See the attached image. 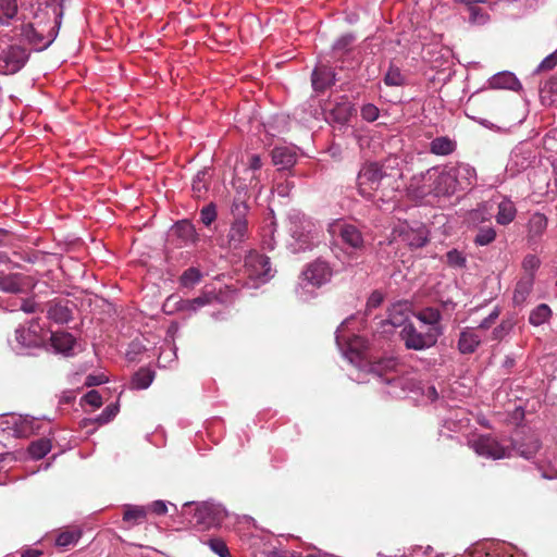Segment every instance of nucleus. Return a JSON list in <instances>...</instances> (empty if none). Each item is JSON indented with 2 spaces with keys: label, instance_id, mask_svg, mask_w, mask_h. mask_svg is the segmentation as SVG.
<instances>
[{
  "label": "nucleus",
  "instance_id": "obj_1",
  "mask_svg": "<svg viewBox=\"0 0 557 557\" xmlns=\"http://www.w3.org/2000/svg\"><path fill=\"white\" fill-rule=\"evenodd\" d=\"M354 321V317L347 318L337 327L335 332V341L343 356L360 372L371 374L388 384L391 388L387 391L393 396H400L396 387L404 389V380L392 373L398 372V361L394 357L383 358L373 363H364L367 359L366 349L367 342L363 337L348 332L349 324Z\"/></svg>",
  "mask_w": 557,
  "mask_h": 557
},
{
  "label": "nucleus",
  "instance_id": "obj_2",
  "mask_svg": "<svg viewBox=\"0 0 557 557\" xmlns=\"http://www.w3.org/2000/svg\"><path fill=\"white\" fill-rule=\"evenodd\" d=\"M409 190L414 197L422 199L428 195L449 197L458 188L450 169L431 168L411 178Z\"/></svg>",
  "mask_w": 557,
  "mask_h": 557
},
{
  "label": "nucleus",
  "instance_id": "obj_3",
  "mask_svg": "<svg viewBox=\"0 0 557 557\" xmlns=\"http://www.w3.org/2000/svg\"><path fill=\"white\" fill-rule=\"evenodd\" d=\"M289 234L292 242L288 248L292 252L298 253L312 250L323 238L321 226L312 219L298 210H290L288 213Z\"/></svg>",
  "mask_w": 557,
  "mask_h": 557
},
{
  "label": "nucleus",
  "instance_id": "obj_4",
  "mask_svg": "<svg viewBox=\"0 0 557 557\" xmlns=\"http://www.w3.org/2000/svg\"><path fill=\"white\" fill-rule=\"evenodd\" d=\"M392 177L385 175L376 163L364 165L358 175V188L361 196L373 200H389L394 197V189L385 190Z\"/></svg>",
  "mask_w": 557,
  "mask_h": 557
},
{
  "label": "nucleus",
  "instance_id": "obj_5",
  "mask_svg": "<svg viewBox=\"0 0 557 557\" xmlns=\"http://www.w3.org/2000/svg\"><path fill=\"white\" fill-rule=\"evenodd\" d=\"M332 275L333 270L326 261L317 259L309 263L301 273V282L296 287L297 297L301 301L310 300L314 297V293L309 287H321L331 281Z\"/></svg>",
  "mask_w": 557,
  "mask_h": 557
},
{
  "label": "nucleus",
  "instance_id": "obj_6",
  "mask_svg": "<svg viewBox=\"0 0 557 557\" xmlns=\"http://www.w3.org/2000/svg\"><path fill=\"white\" fill-rule=\"evenodd\" d=\"M248 212L247 202L240 197L234 198L231 205L232 221L227 233V246L230 248L237 249L249 238Z\"/></svg>",
  "mask_w": 557,
  "mask_h": 557
},
{
  "label": "nucleus",
  "instance_id": "obj_7",
  "mask_svg": "<svg viewBox=\"0 0 557 557\" xmlns=\"http://www.w3.org/2000/svg\"><path fill=\"white\" fill-rule=\"evenodd\" d=\"M245 274L248 277L247 284L258 287L265 284L274 276L270 259L257 251H250L245 258Z\"/></svg>",
  "mask_w": 557,
  "mask_h": 557
},
{
  "label": "nucleus",
  "instance_id": "obj_8",
  "mask_svg": "<svg viewBox=\"0 0 557 557\" xmlns=\"http://www.w3.org/2000/svg\"><path fill=\"white\" fill-rule=\"evenodd\" d=\"M41 326L37 320H30L25 325H20L14 332V339L10 341L12 349L20 355L26 354L30 348L41 346Z\"/></svg>",
  "mask_w": 557,
  "mask_h": 557
},
{
  "label": "nucleus",
  "instance_id": "obj_9",
  "mask_svg": "<svg viewBox=\"0 0 557 557\" xmlns=\"http://www.w3.org/2000/svg\"><path fill=\"white\" fill-rule=\"evenodd\" d=\"M468 444L476 455L493 460L509 458L512 453L511 446L500 443L492 435L474 436Z\"/></svg>",
  "mask_w": 557,
  "mask_h": 557
},
{
  "label": "nucleus",
  "instance_id": "obj_10",
  "mask_svg": "<svg viewBox=\"0 0 557 557\" xmlns=\"http://www.w3.org/2000/svg\"><path fill=\"white\" fill-rule=\"evenodd\" d=\"M327 231L333 236L338 235L343 243L352 249L354 255H359L364 250L363 235L356 225L338 219L329 224Z\"/></svg>",
  "mask_w": 557,
  "mask_h": 557
},
{
  "label": "nucleus",
  "instance_id": "obj_11",
  "mask_svg": "<svg viewBox=\"0 0 557 557\" xmlns=\"http://www.w3.org/2000/svg\"><path fill=\"white\" fill-rule=\"evenodd\" d=\"M226 516L227 512L222 505L207 502L197 505L191 522L205 530L221 525Z\"/></svg>",
  "mask_w": 557,
  "mask_h": 557
},
{
  "label": "nucleus",
  "instance_id": "obj_12",
  "mask_svg": "<svg viewBox=\"0 0 557 557\" xmlns=\"http://www.w3.org/2000/svg\"><path fill=\"white\" fill-rule=\"evenodd\" d=\"M400 338L407 349L424 350L433 347L438 339L436 330L419 332L413 324H405L400 331Z\"/></svg>",
  "mask_w": 557,
  "mask_h": 557
},
{
  "label": "nucleus",
  "instance_id": "obj_13",
  "mask_svg": "<svg viewBox=\"0 0 557 557\" xmlns=\"http://www.w3.org/2000/svg\"><path fill=\"white\" fill-rule=\"evenodd\" d=\"M214 297L210 294H202L201 296L194 299H183L177 295H171L166 298L163 310L165 313L171 314L175 311H185L188 313H195L202 307L211 305Z\"/></svg>",
  "mask_w": 557,
  "mask_h": 557
},
{
  "label": "nucleus",
  "instance_id": "obj_14",
  "mask_svg": "<svg viewBox=\"0 0 557 557\" xmlns=\"http://www.w3.org/2000/svg\"><path fill=\"white\" fill-rule=\"evenodd\" d=\"M28 53L26 49L18 45L0 46V62L4 73L14 74L18 72L26 63Z\"/></svg>",
  "mask_w": 557,
  "mask_h": 557
},
{
  "label": "nucleus",
  "instance_id": "obj_15",
  "mask_svg": "<svg viewBox=\"0 0 557 557\" xmlns=\"http://www.w3.org/2000/svg\"><path fill=\"white\" fill-rule=\"evenodd\" d=\"M454 557H524V555L509 545L490 544L486 547L467 549L462 555Z\"/></svg>",
  "mask_w": 557,
  "mask_h": 557
},
{
  "label": "nucleus",
  "instance_id": "obj_16",
  "mask_svg": "<svg viewBox=\"0 0 557 557\" xmlns=\"http://www.w3.org/2000/svg\"><path fill=\"white\" fill-rule=\"evenodd\" d=\"M22 36L37 50H42L53 42L57 37V33L53 27L47 35H45L44 28H41L40 24L37 26L34 24H25L22 27Z\"/></svg>",
  "mask_w": 557,
  "mask_h": 557
},
{
  "label": "nucleus",
  "instance_id": "obj_17",
  "mask_svg": "<svg viewBox=\"0 0 557 557\" xmlns=\"http://www.w3.org/2000/svg\"><path fill=\"white\" fill-rule=\"evenodd\" d=\"M458 191L471 189L476 183V171L468 163H458L450 168Z\"/></svg>",
  "mask_w": 557,
  "mask_h": 557
},
{
  "label": "nucleus",
  "instance_id": "obj_18",
  "mask_svg": "<svg viewBox=\"0 0 557 557\" xmlns=\"http://www.w3.org/2000/svg\"><path fill=\"white\" fill-rule=\"evenodd\" d=\"M7 423L13 426V432L18 437H27L39 429V420L29 416H11Z\"/></svg>",
  "mask_w": 557,
  "mask_h": 557
},
{
  "label": "nucleus",
  "instance_id": "obj_19",
  "mask_svg": "<svg viewBox=\"0 0 557 557\" xmlns=\"http://www.w3.org/2000/svg\"><path fill=\"white\" fill-rule=\"evenodd\" d=\"M482 342V336L474 330L466 327L460 332L458 350L463 354H473Z\"/></svg>",
  "mask_w": 557,
  "mask_h": 557
},
{
  "label": "nucleus",
  "instance_id": "obj_20",
  "mask_svg": "<svg viewBox=\"0 0 557 557\" xmlns=\"http://www.w3.org/2000/svg\"><path fill=\"white\" fill-rule=\"evenodd\" d=\"M50 341L55 352L64 356H71L74 354L76 341L72 334L66 332H54L51 334Z\"/></svg>",
  "mask_w": 557,
  "mask_h": 557
},
{
  "label": "nucleus",
  "instance_id": "obj_21",
  "mask_svg": "<svg viewBox=\"0 0 557 557\" xmlns=\"http://www.w3.org/2000/svg\"><path fill=\"white\" fill-rule=\"evenodd\" d=\"M488 85L492 89L520 90L522 88L516 75L508 71L493 75L488 79Z\"/></svg>",
  "mask_w": 557,
  "mask_h": 557
},
{
  "label": "nucleus",
  "instance_id": "obj_22",
  "mask_svg": "<svg viewBox=\"0 0 557 557\" xmlns=\"http://www.w3.org/2000/svg\"><path fill=\"white\" fill-rule=\"evenodd\" d=\"M272 161L281 169H289L297 161V151L294 147L277 146L272 150Z\"/></svg>",
  "mask_w": 557,
  "mask_h": 557
},
{
  "label": "nucleus",
  "instance_id": "obj_23",
  "mask_svg": "<svg viewBox=\"0 0 557 557\" xmlns=\"http://www.w3.org/2000/svg\"><path fill=\"white\" fill-rule=\"evenodd\" d=\"M416 318L423 324L428 325L426 331H432L433 329L438 332V337L443 334V327L441 325L442 313L438 309L426 307L417 312Z\"/></svg>",
  "mask_w": 557,
  "mask_h": 557
},
{
  "label": "nucleus",
  "instance_id": "obj_24",
  "mask_svg": "<svg viewBox=\"0 0 557 557\" xmlns=\"http://www.w3.org/2000/svg\"><path fill=\"white\" fill-rule=\"evenodd\" d=\"M311 81L313 89L322 91L334 84L335 78L333 72L329 67L321 66L313 70Z\"/></svg>",
  "mask_w": 557,
  "mask_h": 557
},
{
  "label": "nucleus",
  "instance_id": "obj_25",
  "mask_svg": "<svg viewBox=\"0 0 557 557\" xmlns=\"http://www.w3.org/2000/svg\"><path fill=\"white\" fill-rule=\"evenodd\" d=\"M534 277L532 275H524L516 285L513 292V304L522 305L532 292Z\"/></svg>",
  "mask_w": 557,
  "mask_h": 557
},
{
  "label": "nucleus",
  "instance_id": "obj_26",
  "mask_svg": "<svg viewBox=\"0 0 557 557\" xmlns=\"http://www.w3.org/2000/svg\"><path fill=\"white\" fill-rule=\"evenodd\" d=\"M403 240L411 248H421L428 243V232L424 227L408 230L401 233Z\"/></svg>",
  "mask_w": 557,
  "mask_h": 557
},
{
  "label": "nucleus",
  "instance_id": "obj_27",
  "mask_svg": "<svg viewBox=\"0 0 557 557\" xmlns=\"http://www.w3.org/2000/svg\"><path fill=\"white\" fill-rule=\"evenodd\" d=\"M516 214L517 209L515 203L510 199L504 198L498 205L496 222L500 225H507L515 220Z\"/></svg>",
  "mask_w": 557,
  "mask_h": 557
},
{
  "label": "nucleus",
  "instance_id": "obj_28",
  "mask_svg": "<svg viewBox=\"0 0 557 557\" xmlns=\"http://www.w3.org/2000/svg\"><path fill=\"white\" fill-rule=\"evenodd\" d=\"M456 141L447 136L434 138L430 143V151L436 156H448L456 149Z\"/></svg>",
  "mask_w": 557,
  "mask_h": 557
},
{
  "label": "nucleus",
  "instance_id": "obj_29",
  "mask_svg": "<svg viewBox=\"0 0 557 557\" xmlns=\"http://www.w3.org/2000/svg\"><path fill=\"white\" fill-rule=\"evenodd\" d=\"M531 164L530 153H525L521 149H515L510 154L508 162V170L512 173L521 172L528 169Z\"/></svg>",
  "mask_w": 557,
  "mask_h": 557
},
{
  "label": "nucleus",
  "instance_id": "obj_30",
  "mask_svg": "<svg viewBox=\"0 0 557 557\" xmlns=\"http://www.w3.org/2000/svg\"><path fill=\"white\" fill-rule=\"evenodd\" d=\"M147 517V508L138 505H125L123 521L132 525L140 524Z\"/></svg>",
  "mask_w": 557,
  "mask_h": 557
},
{
  "label": "nucleus",
  "instance_id": "obj_31",
  "mask_svg": "<svg viewBox=\"0 0 557 557\" xmlns=\"http://www.w3.org/2000/svg\"><path fill=\"white\" fill-rule=\"evenodd\" d=\"M408 319V306L406 304H395L388 310L387 322L397 327L406 324Z\"/></svg>",
  "mask_w": 557,
  "mask_h": 557
},
{
  "label": "nucleus",
  "instance_id": "obj_32",
  "mask_svg": "<svg viewBox=\"0 0 557 557\" xmlns=\"http://www.w3.org/2000/svg\"><path fill=\"white\" fill-rule=\"evenodd\" d=\"M0 290L13 294L21 293L23 290L22 275L13 273L0 277Z\"/></svg>",
  "mask_w": 557,
  "mask_h": 557
},
{
  "label": "nucleus",
  "instance_id": "obj_33",
  "mask_svg": "<svg viewBox=\"0 0 557 557\" xmlns=\"http://www.w3.org/2000/svg\"><path fill=\"white\" fill-rule=\"evenodd\" d=\"M18 11L17 0H0V24L9 25Z\"/></svg>",
  "mask_w": 557,
  "mask_h": 557
},
{
  "label": "nucleus",
  "instance_id": "obj_34",
  "mask_svg": "<svg viewBox=\"0 0 557 557\" xmlns=\"http://www.w3.org/2000/svg\"><path fill=\"white\" fill-rule=\"evenodd\" d=\"M550 317L552 310L549 306L546 304H541L530 312L529 322L534 326H540L547 322Z\"/></svg>",
  "mask_w": 557,
  "mask_h": 557
},
{
  "label": "nucleus",
  "instance_id": "obj_35",
  "mask_svg": "<svg viewBox=\"0 0 557 557\" xmlns=\"http://www.w3.org/2000/svg\"><path fill=\"white\" fill-rule=\"evenodd\" d=\"M208 170L203 169L197 172L193 180L191 190L196 198H201L208 190Z\"/></svg>",
  "mask_w": 557,
  "mask_h": 557
},
{
  "label": "nucleus",
  "instance_id": "obj_36",
  "mask_svg": "<svg viewBox=\"0 0 557 557\" xmlns=\"http://www.w3.org/2000/svg\"><path fill=\"white\" fill-rule=\"evenodd\" d=\"M547 218L545 214L536 212L529 220V233L532 237L541 236L547 227Z\"/></svg>",
  "mask_w": 557,
  "mask_h": 557
},
{
  "label": "nucleus",
  "instance_id": "obj_37",
  "mask_svg": "<svg viewBox=\"0 0 557 557\" xmlns=\"http://www.w3.org/2000/svg\"><path fill=\"white\" fill-rule=\"evenodd\" d=\"M51 441L42 437L29 445L28 453L33 459H41L51 450Z\"/></svg>",
  "mask_w": 557,
  "mask_h": 557
},
{
  "label": "nucleus",
  "instance_id": "obj_38",
  "mask_svg": "<svg viewBox=\"0 0 557 557\" xmlns=\"http://www.w3.org/2000/svg\"><path fill=\"white\" fill-rule=\"evenodd\" d=\"M48 318L57 323L63 324L71 320L72 312L66 306L55 304L49 308Z\"/></svg>",
  "mask_w": 557,
  "mask_h": 557
},
{
  "label": "nucleus",
  "instance_id": "obj_39",
  "mask_svg": "<svg viewBox=\"0 0 557 557\" xmlns=\"http://www.w3.org/2000/svg\"><path fill=\"white\" fill-rule=\"evenodd\" d=\"M154 377V374L149 369H140L137 371L132 379V386L136 389H145L150 386Z\"/></svg>",
  "mask_w": 557,
  "mask_h": 557
},
{
  "label": "nucleus",
  "instance_id": "obj_40",
  "mask_svg": "<svg viewBox=\"0 0 557 557\" xmlns=\"http://www.w3.org/2000/svg\"><path fill=\"white\" fill-rule=\"evenodd\" d=\"M202 277V273L197 268H189L183 272L180 277V284L185 288H193Z\"/></svg>",
  "mask_w": 557,
  "mask_h": 557
},
{
  "label": "nucleus",
  "instance_id": "obj_41",
  "mask_svg": "<svg viewBox=\"0 0 557 557\" xmlns=\"http://www.w3.org/2000/svg\"><path fill=\"white\" fill-rule=\"evenodd\" d=\"M445 258H446V263L450 268L463 269L467 265L466 255L458 249H451V250L447 251Z\"/></svg>",
  "mask_w": 557,
  "mask_h": 557
},
{
  "label": "nucleus",
  "instance_id": "obj_42",
  "mask_svg": "<svg viewBox=\"0 0 557 557\" xmlns=\"http://www.w3.org/2000/svg\"><path fill=\"white\" fill-rule=\"evenodd\" d=\"M384 83L387 86H403L405 84V75L397 66L391 65L384 76Z\"/></svg>",
  "mask_w": 557,
  "mask_h": 557
},
{
  "label": "nucleus",
  "instance_id": "obj_43",
  "mask_svg": "<svg viewBox=\"0 0 557 557\" xmlns=\"http://www.w3.org/2000/svg\"><path fill=\"white\" fill-rule=\"evenodd\" d=\"M350 112L351 107L349 103L338 104L330 111V119L337 123L344 124L348 121Z\"/></svg>",
  "mask_w": 557,
  "mask_h": 557
},
{
  "label": "nucleus",
  "instance_id": "obj_44",
  "mask_svg": "<svg viewBox=\"0 0 557 557\" xmlns=\"http://www.w3.org/2000/svg\"><path fill=\"white\" fill-rule=\"evenodd\" d=\"M81 535L82 533L78 530L64 531L58 535L55 544L57 546L60 547H67L70 545H74L78 542Z\"/></svg>",
  "mask_w": 557,
  "mask_h": 557
},
{
  "label": "nucleus",
  "instance_id": "obj_45",
  "mask_svg": "<svg viewBox=\"0 0 557 557\" xmlns=\"http://www.w3.org/2000/svg\"><path fill=\"white\" fill-rule=\"evenodd\" d=\"M496 232L493 227H482L479 230L474 243L479 246H486L495 240Z\"/></svg>",
  "mask_w": 557,
  "mask_h": 557
},
{
  "label": "nucleus",
  "instance_id": "obj_46",
  "mask_svg": "<svg viewBox=\"0 0 557 557\" xmlns=\"http://www.w3.org/2000/svg\"><path fill=\"white\" fill-rule=\"evenodd\" d=\"M490 212L486 210L485 206H480L476 209L471 210L468 213L469 223L476 225L490 219Z\"/></svg>",
  "mask_w": 557,
  "mask_h": 557
},
{
  "label": "nucleus",
  "instance_id": "obj_47",
  "mask_svg": "<svg viewBox=\"0 0 557 557\" xmlns=\"http://www.w3.org/2000/svg\"><path fill=\"white\" fill-rule=\"evenodd\" d=\"M216 215V206L213 202H210L200 210V221L206 226L211 225L215 221Z\"/></svg>",
  "mask_w": 557,
  "mask_h": 557
},
{
  "label": "nucleus",
  "instance_id": "obj_48",
  "mask_svg": "<svg viewBox=\"0 0 557 557\" xmlns=\"http://www.w3.org/2000/svg\"><path fill=\"white\" fill-rule=\"evenodd\" d=\"M540 448V442L536 438L530 440L525 445H521L518 448L519 455L525 459H531L535 456Z\"/></svg>",
  "mask_w": 557,
  "mask_h": 557
},
{
  "label": "nucleus",
  "instance_id": "obj_49",
  "mask_svg": "<svg viewBox=\"0 0 557 557\" xmlns=\"http://www.w3.org/2000/svg\"><path fill=\"white\" fill-rule=\"evenodd\" d=\"M209 547L220 557H231L228 548L224 541L220 539H211L208 542Z\"/></svg>",
  "mask_w": 557,
  "mask_h": 557
},
{
  "label": "nucleus",
  "instance_id": "obj_50",
  "mask_svg": "<svg viewBox=\"0 0 557 557\" xmlns=\"http://www.w3.org/2000/svg\"><path fill=\"white\" fill-rule=\"evenodd\" d=\"M513 327V322L510 320L503 321L498 326L493 330V339L500 341L508 335Z\"/></svg>",
  "mask_w": 557,
  "mask_h": 557
},
{
  "label": "nucleus",
  "instance_id": "obj_51",
  "mask_svg": "<svg viewBox=\"0 0 557 557\" xmlns=\"http://www.w3.org/2000/svg\"><path fill=\"white\" fill-rule=\"evenodd\" d=\"M119 406L116 404H111L104 408V410L97 417L96 421L104 424L110 422L117 413Z\"/></svg>",
  "mask_w": 557,
  "mask_h": 557
},
{
  "label": "nucleus",
  "instance_id": "obj_52",
  "mask_svg": "<svg viewBox=\"0 0 557 557\" xmlns=\"http://www.w3.org/2000/svg\"><path fill=\"white\" fill-rule=\"evenodd\" d=\"M540 259L534 255H528L522 262V268L527 272V275H532L534 277V272L540 267Z\"/></svg>",
  "mask_w": 557,
  "mask_h": 557
},
{
  "label": "nucleus",
  "instance_id": "obj_53",
  "mask_svg": "<svg viewBox=\"0 0 557 557\" xmlns=\"http://www.w3.org/2000/svg\"><path fill=\"white\" fill-rule=\"evenodd\" d=\"M355 37L351 34H346L339 37L333 45L335 51L345 52L352 45Z\"/></svg>",
  "mask_w": 557,
  "mask_h": 557
},
{
  "label": "nucleus",
  "instance_id": "obj_54",
  "mask_svg": "<svg viewBox=\"0 0 557 557\" xmlns=\"http://www.w3.org/2000/svg\"><path fill=\"white\" fill-rule=\"evenodd\" d=\"M361 116L368 122H373L379 117V109L372 103H367L361 108Z\"/></svg>",
  "mask_w": 557,
  "mask_h": 557
},
{
  "label": "nucleus",
  "instance_id": "obj_55",
  "mask_svg": "<svg viewBox=\"0 0 557 557\" xmlns=\"http://www.w3.org/2000/svg\"><path fill=\"white\" fill-rule=\"evenodd\" d=\"M470 21L474 24H484L487 21V15L481 9L472 5L469 8Z\"/></svg>",
  "mask_w": 557,
  "mask_h": 557
},
{
  "label": "nucleus",
  "instance_id": "obj_56",
  "mask_svg": "<svg viewBox=\"0 0 557 557\" xmlns=\"http://www.w3.org/2000/svg\"><path fill=\"white\" fill-rule=\"evenodd\" d=\"M84 399L85 401L90 405L91 407H95V408H99L101 405H102V397L101 395L92 389V391H89L85 396H84Z\"/></svg>",
  "mask_w": 557,
  "mask_h": 557
},
{
  "label": "nucleus",
  "instance_id": "obj_57",
  "mask_svg": "<svg viewBox=\"0 0 557 557\" xmlns=\"http://www.w3.org/2000/svg\"><path fill=\"white\" fill-rule=\"evenodd\" d=\"M383 302V295L382 293L375 290L373 292L367 301V309L372 310L381 306Z\"/></svg>",
  "mask_w": 557,
  "mask_h": 557
},
{
  "label": "nucleus",
  "instance_id": "obj_58",
  "mask_svg": "<svg viewBox=\"0 0 557 557\" xmlns=\"http://www.w3.org/2000/svg\"><path fill=\"white\" fill-rule=\"evenodd\" d=\"M148 510H151L152 512L161 516L168 512V506L163 500H154L148 506L147 511Z\"/></svg>",
  "mask_w": 557,
  "mask_h": 557
},
{
  "label": "nucleus",
  "instance_id": "obj_59",
  "mask_svg": "<svg viewBox=\"0 0 557 557\" xmlns=\"http://www.w3.org/2000/svg\"><path fill=\"white\" fill-rule=\"evenodd\" d=\"M498 315H499L498 309H494L485 319H483L480 322L479 327L484 329V330L491 327V325L495 322V320L498 318Z\"/></svg>",
  "mask_w": 557,
  "mask_h": 557
},
{
  "label": "nucleus",
  "instance_id": "obj_60",
  "mask_svg": "<svg viewBox=\"0 0 557 557\" xmlns=\"http://www.w3.org/2000/svg\"><path fill=\"white\" fill-rule=\"evenodd\" d=\"M557 63L555 54L547 55L537 66V71H545L553 69Z\"/></svg>",
  "mask_w": 557,
  "mask_h": 557
},
{
  "label": "nucleus",
  "instance_id": "obj_61",
  "mask_svg": "<svg viewBox=\"0 0 557 557\" xmlns=\"http://www.w3.org/2000/svg\"><path fill=\"white\" fill-rule=\"evenodd\" d=\"M107 381L106 376L103 374L100 375H88L86 377L85 384L87 386H97Z\"/></svg>",
  "mask_w": 557,
  "mask_h": 557
},
{
  "label": "nucleus",
  "instance_id": "obj_62",
  "mask_svg": "<svg viewBox=\"0 0 557 557\" xmlns=\"http://www.w3.org/2000/svg\"><path fill=\"white\" fill-rule=\"evenodd\" d=\"M176 227L182 232V234L186 235L187 237H193L195 235V230L193 225L188 222L177 223Z\"/></svg>",
  "mask_w": 557,
  "mask_h": 557
},
{
  "label": "nucleus",
  "instance_id": "obj_63",
  "mask_svg": "<svg viewBox=\"0 0 557 557\" xmlns=\"http://www.w3.org/2000/svg\"><path fill=\"white\" fill-rule=\"evenodd\" d=\"M433 548L431 546H428L425 548L418 547L412 550V555L414 557H432ZM438 557V556H436Z\"/></svg>",
  "mask_w": 557,
  "mask_h": 557
},
{
  "label": "nucleus",
  "instance_id": "obj_64",
  "mask_svg": "<svg viewBox=\"0 0 557 557\" xmlns=\"http://www.w3.org/2000/svg\"><path fill=\"white\" fill-rule=\"evenodd\" d=\"M262 166L261 159L258 154H251L249 158L248 169L251 171H258Z\"/></svg>",
  "mask_w": 557,
  "mask_h": 557
}]
</instances>
